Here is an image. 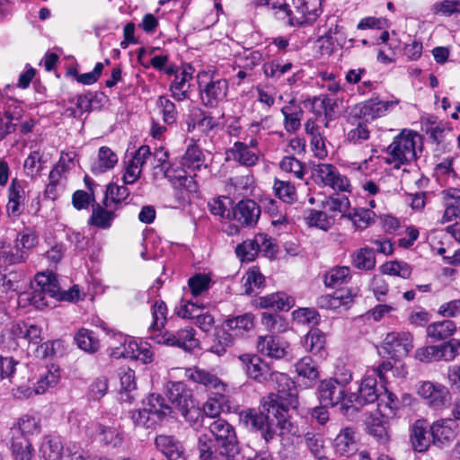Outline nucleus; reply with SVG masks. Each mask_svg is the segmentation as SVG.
Masks as SVG:
<instances>
[{
	"instance_id": "obj_1",
	"label": "nucleus",
	"mask_w": 460,
	"mask_h": 460,
	"mask_svg": "<svg viewBox=\"0 0 460 460\" xmlns=\"http://www.w3.org/2000/svg\"><path fill=\"white\" fill-rule=\"evenodd\" d=\"M274 383L275 392L263 397L261 410L243 411L241 419L252 430L260 431L266 442L279 434H295L296 427L289 417V410L298 407L297 389L295 382L285 373L274 372L269 378Z\"/></svg>"
},
{
	"instance_id": "obj_2",
	"label": "nucleus",
	"mask_w": 460,
	"mask_h": 460,
	"mask_svg": "<svg viewBox=\"0 0 460 460\" xmlns=\"http://www.w3.org/2000/svg\"><path fill=\"white\" fill-rule=\"evenodd\" d=\"M289 24L302 26L314 22L321 13V0H261Z\"/></svg>"
},
{
	"instance_id": "obj_3",
	"label": "nucleus",
	"mask_w": 460,
	"mask_h": 460,
	"mask_svg": "<svg viewBox=\"0 0 460 460\" xmlns=\"http://www.w3.org/2000/svg\"><path fill=\"white\" fill-rule=\"evenodd\" d=\"M417 141L420 142V136L418 133L410 129H402L386 147L385 163L399 169L402 165H407L416 161L418 157Z\"/></svg>"
},
{
	"instance_id": "obj_4",
	"label": "nucleus",
	"mask_w": 460,
	"mask_h": 460,
	"mask_svg": "<svg viewBox=\"0 0 460 460\" xmlns=\"http://www.w3.org/2000/svg\"><path fill=\"white\" fill-rule=\"evenodd\" d=\"M59 296V288L55 279L44 273H38L34 282L31 284L30 292L21 293L19 303L29 302L38 309H43L49 305V298H56Z\"/></svg>"
},
{
	"instance_id": "obj_5",
	"label": "nucleus",
	"mask_w": 460,
	"mask_h": 460,
	"mask_svg": "<svg viewBox=\"0 0 460 460\" xmlns=\"http://www.w3.org/2000/svg\"><path fill=\"white\" fill-rule=\"evenodd\" d=\"M172 413V408L165 402L164 398L158 394H152L144 401L143 409L132 412L131 419L137 426L151 428Z\"/></svg>"
},
{
	"instance_id": "obj_6",
	"label": "nucleus",
	"mask_w": 460,
	"mask_h": 460,
	"mask_svg": "<svg viewBox=\"0 0 460 460\" xmlns=\"http://www.w3.org/2000/svg\"><path fill=\"white\" fill-rule=\"evenodd\" d=\"M209 430L214 436L219 454L227 460H240L241 450L234 429L223 419H217L209 424Z\"/></svg>"
},
{
	"instance_id": "obj_7",
	"label": "nucleus",
	"mask_w": 460,
	"mask_h": 460,
	"mask_svg": "<svg viewBox=\"0 0 460 460\" xmlns=\"http://www.w3.org/2000/svg\"><path fill=\"white\" fill-rule=\"evenodd\" d=\"M199 91L202 103L207 107H216L227 95L228 83L202 72L198 75Z\"/></svg>"
},
{
	"instance_id": "obj_8",
	"label": "nucleus",
	"mask_w": 460,
	"mask_h": 460,
	"mask_svg": "<svg viewBox=\"0 0 460 460\" xmlns=\"http://www.w3.org/2000/svg\"><path fill=\"white\" fill-rule=\"evenodd\" d=\"M195 330L188 326L176 332L164 331L150 335V339L157 344H164L181 348L186 351H192L199 348V341L195 338Z\"/></svg>"
},
{
	"instance_id": "obj_9",
	"label": "nucleus",
	"mask_w": 460,
	"mask_h": 460,
	"mask_svg": "<svg viewBox=\"0 0 460 460\" xmlns=\"http://www.w3.org/2000/svg\"><path fill=\"white\" fill-rule=\"evenodd\" d=\"M317 394L321 404L325 407H334L341 403L345 412L350 409L349 395H345V388L337 378L322 380L317 386Z\"/></svg>"
},
{
	"instance_id": "obj_10",
	"label": "nucleus",
	"mask_w": 460,
	"mask_h": 460,
	"mask_svg": "<svg viewBox=\"0 0 460 460\" xmlns=\"http://www.w3.org/2000/svg\"><path fill=\"white\" fill-rule=\"evenodd\" d=\"M418 394L426 401L430 408L435 410L445 408L451 400L448 388L429 381L422 382L420 385Z\"/></svg>"
},
{
	"instance_id": "obj_11",
	"label": "nucleus",
	"mask_w": 460,
	"mask_h": 460,
	"mask_svg": "<svg viewBox=\"0 0 460 460\" xmlns=\"http://www.w3.org/2000/svg\"><path fill=\"white\" fill-rule=\"evenodd\" d=\"M376 376L367 375L362 380L358 394H350L348 401L352 405L350 408L358 410L359 407L379 401L381 392L376 387Z\"/></svg>"
},
{
	"instance_id": "obj_12",
	"label": "nucleus",
	"mask_w": 460,
	"mask_h": 460,
	"mask_svg": "<svg viewBox=\"0 0 460 460\" xmlns=\"http://www.w3.org/2000/svg\"><path fill=\"white\" fill-rule=\"evenodd\" d=\"M384 349L391 358H402L412 349V336L410 332H393L384 340Z\"/></svg>"
},
{
	"instance_id": "obj_13",
	"label": "nucleus",
	"mask_w": 460,
	"mask_h": 460,
	"mask_svg": "<svg viewBox=\"0 0 460 460\" xmlns=\"http://www.w3.org/2000/svg\"><path fill=\"white\" fill-rule=\"evenodd\" d=\"M238 358L246 375L259 383L267 382L273 373L270 366L257 355L243 354Z\"/></svg>"
},
{
	"instance_id": "obj_14",
	"label": "nucleus",
	"mask_w": 460,
	"mask_h": 460,
	"mask_svg": "<svg viewBox=\"0 0 460 460\" xmlns=\"http://www.w3.org/2000/svg\"><path fill=\"white\" fill-rule=\"evenodd\" d=\"M433 445L442 447L453 441L458 433V424L451 418L440 419L429 426Z\"/></svg>"
},
{
	"instance_id": "obj_15",
	"label": "nucleus",
	"mask_w": 460,
	"mask_h": 460,
	"mask_svg": "<svg viewBox=\"0 0 460 460\" xmlns=\"http://www.w3.org/2000/svg\"><path fill=\"white\" fill-rule=\"evenodd\" d=\"M196 173H190L184 169L172 168L166 172V178L175 190H178L182 199L189 198V194L197 192L198 184L194 180Z\"/></svg>"
},
{
	"instance_id": "obj_16",
	"label": "nucleus",
	"mask_w": 460,
	"mask_h": 460,
	"mask_svg": "<svg viewBox=\"0 0 460 460\" xmlns=\"http://www.w3.org/2000/svg\"><path fill=\"white\" fill-rule=\"evenodd\" d=\"M335 453L341 456L349 457L353 456L358 447L357 431L352 427L341 429L332 442Z\"/></svg>"
},
{
	"instance_id": "obj_17",
	"label": "nucleus",
	"mask_w": 460,
	"mask_h": 460,
	"mask_svg": "<svg viewBox=\"0 0 460 460\" xmlns=\"http://www.w3.org/2000/svg\"><path fill=\"white\" fill-rule=\"evenodd\" d=\"M288 342L279 336H259L257 340L258 351L272 358L279 359L284 358L288 354Z\"/></svg>"
},
{
	"instance_id": "obj_18",
	"label": "nucleus",
	"mask_w": 460,
	"mask_h": 460,
	"mask_svg": "<svg viewBox=\"0 0 460 460\" xmlns=\"http://www.w3.org/2000/svg\"><path fill=\"white\" fill-rule=\"evenodd\" d=\"M428 423L425 420H417L411 428L410 442L414 451L419 453L426 452L431 444L432 437Z\"/></svg>"
},
{
	"instance_id": "obj_19",
	"label": "nucleus",
	"mask_w": 460,
	"mask_h": 460,
	"mask_svg": "<svg viewBox=\"0 0 460 460\" xmlns=\"http://www.w3.org/2000/svg\"><path fill=\"white\" fill-rule=\"evenodd\" d=\"M156 448L163 453L167 460H186V453L181 443L170 435H158L155 437Z\"/></svg>"
},
{
	"instance_id": "obj_20",
	"label": "nucleus",
	"mask_w": 460,
	"mask_h": 460,
	"mask_svg": "<svg viewBox=\"0 0 460 460\" xmlns=\"http://www.w3.org/2000/svg\"><path fill=\"white\" fill-rule=\"evenodd\" d=\"M25 191L17 179H13L8 189L6 214L12 219L18 218L24 210Z\"/></svg>"
},
{
	"instance_id": "obj_21",
	"label": "nucleus",
	"mask_w": 460,
	"mask_h": 460,
	"mask_svg": "<svg viewBox=\"0 0 460 460\" xmlns=\"http://www.w3.org/2000/svg\"><path fill=\"white\" fill-rule=\"evenodd\" d=\"M357 292L352 290H337L333 294H326L316 300L318 307L325 310H337L341 307L347 308L353 302Z\"/></svg>"
},
{
	"instance_id": "obj_22",
	"label": "nucleus",
	"mask_w": 460,
	"mask_h": 460,
	"mask_svg": "<svg viewBox=\"0 0 460 460\" xmlns=\"http://www.w3.org/2000/svg\"><path fill=\"white\" fill-rule=\"evenodd\" d=\"M233 217L245 226H254L261 215L260 206L252 199L241 200L233 209Z\"/></svg>"
},
{
	"instance_id": "obj_23",
	"label": "nucleus",
	"mask_w": 460,
	"mask_h": 460,
	"mask_svg": "<svg viewBox=\"0 0 460 460\" xmlns=\"http://www.w3.org/2000/svg\"><path fill=\"white\" fill-rule=\"evenodd\" d=\"M190 378L193 382L213 391L216 397H219L221 400L224 399L226 385L215 374L205 369L195 368L190 372Z\"/></svg>"
},
{
	"instance_id": "obj_24",
	"label": "nucleus",
	"mask_w": 460,
	"mask_h": 460,
	"mask_svg": "<svg viewBox=\"0 0 460 460\" xmlns=\"http://www.w3.org/2000/svg\"><path fill=\"white\" fill-rule=\"evenodd\" d=\"M117 209L115 206L107 207L102 201L101 203L94 202L92 204V215L88 223L98 228H110L116 217L115 211Z\"/></svg>"
},
{
	"instance_id": "obj_25",
	"label": "nucleus",
	"mask_w": 460,
	"mask_h": 460,
	"mask_svg": "<svg viewBox=\"0 0 460 460\" xmlns=\"http://www.w3.org/2000/svg\"><path fill=\"white\" fill-rule=\"evenodd\" d=\"M227 161H234L243 166H253L259 160L258 155L249 149L245 143L236 141L226 152Z\"/></svg>"
},
{
	"instance_id": "obj_26",
	"label": "nucleus",
	"mask_w": 460,
	"mask_h": 460,
	"mask_svg": "<svg viewBox=\"0 0 460 460\" xmlns=\"http://www.w3.org/2000/svg\"><path fill=\"white\" fill-rule=\"evenodd\" d=\"M398 103V100L385 102L370 99L360 105L358 114L366 119H373L385 115L388 111L394 109Z\"/></svg>"
},
{
	"instance_id": "obj_27",
	"label": "nucleus",
	"mask_w": 460,
	"mask_h": 460,
	"mask_svg": "<svg viewBox=\"0 0 460 460\" xmlns=\"http://www.w3.org/2000/svg\"><path fill=\"white\" fill-rule=\"evenodd\" d=\"M166 395L171 403L179 411L193 402L192 394L182 382H174L167 385Z\"/></svg>"
},
{
	"instance_id": "obj_28",
	"label": "nucleus",
	"mask_w": 460,
	"mask_h": 460,
	"mask_svg": "<svg viewBox=\"0 0 460 460\" xmlns=\"http://www.w3.org/2000/svg\"><path fill=\"white\" fill-rule=\"evenodd\" d=\"M137 342L121 334L115 335L111 345L110 355L115 358L136 359Z\"/></svg>"
},
{
	"instance_id": "obj_29",
	"label": "nucleus",
	"mask_w": 460,
	"mask_h": 460,
	"mask_svg": "<svg viewBox=\"0 0 460 460\" xmlns=\"http://www.w3.org/2000/svg\"><path fill=\"white\" fill-rule=\"evenodd\" d=\"M201 168H207L202 151L195 145L190 146L181 159V167L190 173H196Z\"/></svg>"
},
{
	"instance_id": "obj_30",
	"label": "nucleus",
	"mask_w": 460,
	"mask_h": 460,
	"mask_svg": "<svg viewBox=\"0 0 460 460\" xmlns=\"http://www.w3.org/2000/svg\"><path fill=\"white\" fill-rule=\"evenodd\" d=\"M147 163L155 176L166 178V172L172 171L169 167L168 152L164 147L155 148L152 153L148 146Z\"/></svg>"
},
{
	"instance_id": "obj_31",
	"label": "nucleus",
	"mask_w": 460,
	"mask_h": 460,
	"mask_svg": "<svg viewBox=\"0 0 460 460\" xmlns=\"http://www.w3.org/2000/svg\"><path fill=\"white\" fill-rule=\"evenodd\" d=\"M302 438L306 448L314 458L318 460H327L325 456L324 440L321 433L308 429L303 432Z\"/></svg>"
},
{
	"instance_id": "obj_32",
	"label": "nucleus",
	"mask_w": 460,
	"mask_h": 460,
	"mask_svg": "<svg viewBox=\"0 0 460 460\" xmlns=\"http://www.w3.org/2000/svg\"><path fill=\"white\" fill-rule=\"evenodd\" d=\"M460 190L453 189L443 191L445 211L442 217L443 222L451 221L460 217Z\"/></svg>"
},
{
	"instance_id": "obj_33",
	"label": "nucleus",
	"mask_w": 460,
	"mask_h": 460,
	"mask_svg": "<svg viewBox=\"0 0 460 460\" xmlns=\"http://www.w3.org/2000/svg\"><path fill=\"white\" fill-rule=\"evenodd\" d=\"M258 305L261 308L288 311L293 306L294 299L285 293H274L260 297Z\"/></svg>"
},
{
	"instance_id": "obj_34",
	"label": "nucleus",
	"mask_w": 460,
	"mask_h": 460,
	"mask_svg": "<svg viewBox=\"0 0 460 460\" xmlns=\"http://www.w3.org/2000/svg\"><path fill=\"white\" fill-rule=\"evenodd\" d=\"M456 331V323L451 320H443L430 323L427 327V335L433 341H443Z\"/></svg>"
},
{
	"instance_id": "obj_35",
	"label": "nucleus",
	"mask_w": 460,
	"mask_h": 460,
	"mask_svg": "<svg viewBox=\"0 0 460 460\" xmlns=\"http://www.w3.org/2000/svg\"><path fill=\"white\" fill-rule=\"evenodd\" d=\"M351 264L360 270H371L376 267V255L373 249L362 247L351 253Z\"/></svg>"
},
{
	"instance_id": "obj_36",
	"label": "nucleus",
	"mask_w": 460,
	"mask_h": 460,
	"mask_svg": "<svg viewBox=\"0 0 460 460\" xmlns=\"http://www.w3.org/2000/svg\"><path fill=\"white\" fill-rule=\"evenodd\" d=\"M63 446L58 437L46 436L40 447V452L45 460H63Z\"/></svg>"
},
{
	"instance_id": "obj_37",
	"label": "nucleus",
	"mask_w": 460,
	"mask_h": 460,
	"mask_svg": "<svg viewBox=\"0 0 460 460\" xmlns=\"http://www.w3.org/2000/svg\"><path fill=\"white\" fill-rule=\"evenodd\" d=\"M322 208L327 212L331 213L333 217L336 214H342L346 217V212L349 208V198L345 195L333 194L329 197H325L322 200Z\"/></svg>"
},
{
	"instance_id": "obj_38",
	"label": "nucleus",
	"mask_w": 460,
	"mask_h": 460,
	"mask_svg": "<svg viewBox=\"0 0 460 460\" xmlns=\"http://www.w3.org/2000/svg\"><path fill=\"white\" fill-rule=\"evenodd\" d=\"M402 403L397 396L385 388L377 403V409L382 417H392L401 409Z\"/></svg>"
},
{
	"instance_id": "obj_39",
	"label": "nucleus",
	"mask_w": 460,
	"mask_h": 460,
	"mask_svg": "<svg viewBox=\"0 0 460 460\" xmlns=\"http://www.w3.org/2000/svg\"><path fill=\"white\" fill-rule=\"evenodd\" d=\"M118 163L117 155L108 146H102L98 152V159L92 165L94 173H102L112 169Z\"/></svg>"
},
{
	"instance_id": "obj_40",
	"label": "nucleus",
	"mask_w": 460,
	"mask_h": 460,
	"mask_svg": "<svg viewBox=\"0 0 460 460\" xmlns=\"http://www.w3.org/2000/svg\"><path fill=\"white\" fill-rule=\"evenodd\" d=\"M129 196V190L126 186H119L115 183L107 185L102 203L107 207L115 206L119 208L121 203Z\"/></svg>"
},
{
	"instance_id": "obj_41",
	"label": "nucleus",
	"mask_w": 460,
	"mask_h": 460,
	"mask_svg": "<svg viewBox=\"0 0 460 460\" xmlns=\"http://www.w3.org/2000/svg\"><path fill=\"white\" fill-rule=\"evenodd\" d=\"M78 348L88 353H95L100 348V341L95 333L88 329L82 328L74 338Z\"/></svg>"
},
{
	"instance_id": "obj_42",
	"label": "nucleus",
	"mask_w": 460,
	"mask_h": 460,
	"mask_svg": "<svg viewBox=\"0 0 460 460\" xmlns=\"http://www.w3.org/2000/svg\"><path fill=\"white\" fill-rule=\"evenodd\" d=\"M191 78V75L185 71H182L180 75H175V78L170 85V92L173 99L181 102L189 98V81Z\"/></svg>"
},
{
	"instance_id": "obj_43",
	"label": "nucleus",
	"mask_w": 460,
	"mask_h": 460,
	"mask_svg": "<svg viewBox=\"0 0 460 460\" xmlns=\"http://www.w3.org/2000/svg\"><path fill=\"white\" fill-rule=\"evenodd\" d=\"M40 430V424L33 415L23 414L22 415L16 424L12 428L13 435L19 433L18 436L26 437L27 435H32L39 433Z\"/></svg>"
},
{
	"instance_id": "obj_44",
	"label": "nucleus",
	"mask_w": 460,
	"mask_h": 460,
	"mask_svg": "<svg viewBox=\"0 0 460 460\" xmlns=\"http://www.w3.org/2000/svg\"><path fill=\"white\" fill-rule=\"evenodd\" d=\"M227 331H232L235 335H243L254 327V317L252 314H244L229 318L225 322Z\"/></svg>"
},
{
	"instance_id": "obj_45",
	"label": "nucleus",
	"mask_w": 460,
	"mask_h": 460,
	"mask_svg": "<svg viewBox=\"0 0 460 460\" xmlns=\"http://www.w3.org/2000/svg\"><path fill=\"white\" fill-rule=\"evenodd\" d=\"M167 305L163 300H157L152 305L153 322L149 327V332L152 334L163 332L167 322Z\"/></svg>"
},
{
	"instance_id": "obj_46",
	"label": "nucleus",
	"mask_w": 460,
	"mask_h": 460,
	"mask_svg": "<svg viewBox=\"0 0 460 460\" xmlns=\"http://www.w3.org/2000/svg\"><path fill=\"white\" fill-rule=\"evenodd\" d=\"M11 448L15 460H31L33 448L26 437L13 435Z\"/></svg>"
},
{
	"instance_id": "obj_47",
	"label": "nucleus",
	"mask_w": 460,
	"mask_h": 460,
	"mask_svg": "<svg viewBox=\"0 0 460 460\" xmlns=\"http://www.w3.org/2000/svg\"><path fill=\"white\" fill-rule=\"evenodd\" d=\"M350 269L348 266H336L324 275V284L328 288H336L350 279Z\"/></svg>"
},
{
	"instance_id": "obj_48",
	"label": "nucleus",
	"mask_w": 460,
	"mask_h": 460,
	"mask_svg": "<svg viewBox=\"0 0 460 460\" xmlns=\"http://www.w3.org/2000/svg\"><path fill=\"white\" fill-rule=\"evenodd\" d=\"M295 369L298 376L305 378L310 382L319 377L318 366L309 356L303 357L295 364Z\"/></svg>"
},
{
	"instance_id": "obj_49",
	"label": "nucleus",
	"mask_w": 460,
	"mask_h": 460,
	"mask_svg": "<svg viewBox=\"0 0 460 460\" xmlns=\"http://www.w3.org/2000/svg\"><path fill=\"white\" fill-rule=\"evenodd\" d=\"M27 256L23 255L19 250L0 242V266H9L25 262Z\"/></svg>"
},
{
	"instance_id": "obj_50",
	"label": "nucleus",
	"mask_w": 460,
	"mask_h": 460,
	"mask_svg": "<svg viewBox=\"0 0 460 460\" xmlns=\"http://www.w3.org/2000/svg\"><path fill=\"white\" fill-rule=\"evenodd\" d=\"M261 237L254 236L252 239L243 241L238 244L235 248V253L237 257L243 261H252L259 253L258 242L261 241Z\"/></svg>"
},
{
	"instance_id": "obj_51",
	"label": "nucleus",
	"mask_w": 460,
	"mask_h": 460,
	"mask_svg": "<svg viewBox=\"0 0 460 460\" xmlns=\"http://www.w3.org/2000/svg\"><path fill=\"white\" fill-rule=\"evenodd\" d=\"M305 220L310 226L318 227L327 231L333 224L332 216H328L325 210L309 209L305 213Z\"/></svg>"
},
{
	"instance_id": "obj_52",
	"label": "nucleus",
	"mask_w": 460,
	"mask_h": 460,
	"mask_svg": "<svg viewBox=\"0 0 460 460\" xmlns=\"http://www.w3.org/2000/svg\"><path fill=\"white\" fill-rule=\"evenodd\" d=\"M367 431L381 445H385L390 440L386 422L379 417L371 418L367 423Z\"/></svg>"
},
{
	"instance_id": "obj_53",
	"label": "nucleus",
	"mask_w": 460,
	"mask_h": 460,
	"mask_svg": "<svg viewBox=\"0 0 460 460\" xmlns=\"http://www.w3.org/2000/svg\"><path fill=\"white\" fill-rule=\"evenodd\" d=\"M60 378L58 368L55 367L54 370H48L36 383L33 391L27 390L28 394L25 396H31L32 393L35 394H44L49 387L55 386Z\"/></svg>"
},
{
	"instance_id": "obj_54",
	"label": "nucleus",
	"mask_w": 460,
	"mask_h": 460,
	"mask_svg": "<svg viewBox=\"0 0 460 460\" xmlns=\"http://www.w3.org/2000/svg\"><path fill=\"white\" fill-rule=\"evenodd\" d=\"M262 54L258 50H244L235 57V64L239 68L252 71L262 62Z\"/></svg>"
},
{
	"instance_id": "obj_55",
	"label": "nucleus",
	"mask_w": 460,
	"mask_h": 460,
	"mask_svg": "<svg viewBox=\"0 0 460 460\" xmlns=\"http://www.w3.org/2000/svg\"><path fill=\"white\" fill-rule=\"evenodd\" d=\"M325 335L318 329H313L304 339V347L312 354H320L325 347Z\"/></svg>"
},
{
	"instance_id": "obj_56",
	"label": "nucleus",
	"mask_w": 460,
	"mask_h": 460,
	"mask_svg": "<svg viewBox=\"0 0 460 460\" xmlns=\"http://www.w3.org/2000/svg\"><path fill=\"white\" fill-rule=\"evenodd\" d=\"M233 345L232 334L226 330H219L215 332L213 343L208 349V351L217 356L226 352L227 348Z\"/></svg>"
},
{
	"instance_id": "obj_57",
	"label": "nucleus",
	"mask_w": 460,
	"mask_h": 460,
	"mask_svg": "<svg viewBox=\"0 0 460 460\" xmlns=\"http://www.w3.org/2000/svg\"><path fill=\"white\" fill-rule=\"evenodd\" d=\"M374 217L375 213L372 210L363 208H354L346 216L358 229L367 228L373 222Z\"/></svg>"
},
{
	"instance_id": "obj_58",
	"label": "nucleus",
	"mask_w": 460,
	"mask_h": 460,
	"mask_svg": "<svg viewBox=\"0 0 460 460\" xmlns=\"http://www.w3.org/2000/svg\"><path fill=\"white\" fill-rule=\"evenodd\" d=\"M281 112L285 118V128L288 132H295L300 128L303 111L299 107L284 106Z\"/></svg>"
},
{
	"instance_id": "obj_59",
	"label": "nucleus",
	"mask_w": 460,
	"mask_h": 460,
	"mask_svg": "<svg viewBox=\"0 0 460 460\" xmlns=\"http://www.w3.org/2000/svg\"><path fill=\"white\" fill-rule=\"evenodd\" d=\"M273 189L276 196L283 202L291 204L296 199V189L288 181L275 180Z\"/></svg>"
},
{
	"instance_id": "obj_60",
	"label": "nucleus",
	"mask_w": 460,
	"mask_h": 460,
	"mask_svg": "<svg viewBox=\"0 0 460 460\" xmlns=\"http://www.w3.org/2000/svg\"><path fill=\"white\" fill-rule=\"evenodd\" d=\"M37 243L38 236L33 231L30 229H26L25 231L19 233L15 239V248L27 257L28 251L34 248Z\"/></svg>"
},
{
	"instance_id": "obj_61",
	"label": "nucleus",
	"mask_w": 460,
	"mask_h": 460,
	"mask_svg": "<svg viewBox=\"0 0 460 460\" xmlns=\"http://www.w3.org/2000/svg\"><path fill=\"white\" fill-rule=\"evenodd\" d=\"M384 274L398 276L402 279H409L411 274L410 265L402 261H389L381 266Z\"/></svg>"
},
{
	"instance_id": "obj_62",
	"label": "nucleus",
	"mask_w": 460,
	"mask_h": 460,
	"mask_svg": "<svg viewBox=\"0 0 460 460\" xmlns=\"http://www.w3.org/2000/svg\"><path fill=\"white\" fill-rule=\"evenodd\" d=\"M279 167L283 172L291 173L299 180L304 178L305 172V165L294 156H285L279 163Z\"/></svg>"
},
{
	"instance_id": "obj_63",
	"label": "nucleus",
	"mask_w": 460,
	"mask_h": 460,
	"mask_svg": "<svg viewBox=\"0 0 460 460\" xmlns=\"http://www.w3.org/2000/svg\"><path fill=\"white\" fill-rule=\"evenodd\" d=\"M22 278L23 274L22 272L0 273V290L2 292L16 291Z\"/></svg>"
},
{
	"instance_id": "obj_64",
	"label": "nucleus",
	"mask_w": 460,
	"mask_h": 460,
	"mask_svg": "<svg viewBox=\"0 0 460 460\" xmlns=\"http://www.w3.org/2000/svg\"><path fill=\"white\" fill-rule=\"evenodd\" d=\"M460 341L453 340L452 341L444 342L437 345L438 356L437 360L451 361L458 355Z\"/></svg>"
}]
</instances>
